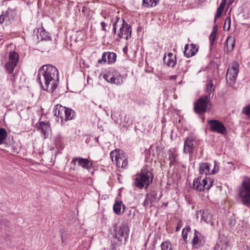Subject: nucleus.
Returning a JSON list of instances; mask_svg holds the SVG:
<instances>
[{
  "label": "nucleus",
  "mask_w": 250,
  "mask_h": 250,
  "mask_svg": "<svg viewBox=\"0 0 250 250\" xmlns=\"http://www.w3.org/2000/svg\"><path fill=\"white\" fill-rule=\"evenodd\" d=\"M37 79L43 90L52 92L57 86L58 70L52 65H44L39 69Z\"/></svg>",
  "instance_id": "f257e3e1"
},
{
  "label": "nucleus",
  "mask_w": 250,
  "mask_h": 250,
  "mask_svg": "<svg viewBox=\"0 0 250 250\" xmlns=\"http://www.w3.org/2000/svg\"><path fill=\"white\" fill-rule=\"evenodd\" d=\"M153 176L152 173L146 168H143L136 174L134 185L139 189H146L152 183Z\"/></svg>",
  "instance_id": "f03ea898"
},
{
  "label": "nucleus",
  "mask_w": 250,
  "mask_h": 250,
  "mask_svg": "<svg viewBox=\"0 0 250 250\" xmlns=\"http://www.w3.org/2000/svg\"><path fill=\"white\" fill-rule=\"evenodd\" d=\"M113 25V30L115 34L116 33L117 27H120L118 32V36L120 38L127 40L131 38V28L123 18L116 17Z\"/></svg>",
  "instance_id": "7ed1b4c3"
},
{
  "label": "nucleus",
  "mask_w": 250,
  "mask_h": 250,
  "mask_svg": "<svg viewBox=\"0 0 250 250\" xmlns=\"http://www.w3.org/2000/svg\"><path fill=\"white\" fill-rule=\"evenodd\" d=\"M53 112L58 121L60 120L62 125L64 122L73 119L75 115V112L72 109L59 104L55 106Z\"/></svg>",
  "instance_id": "20e7f679"
},
{
  "label": "nucleus",
  "mask_w": 250,
  "mask_h": 250,
  "mask_svg": "<svg viewBox=\"0 0 250 250\" xmlns=\"http://www.w3.org/2000/svg\"><path fill=\"white\" fill-rule=\"evenodd\" d=\"M239 194L243 204L250 207V178H245L239 189Z\"/></svg>",
  "instance_id": "39448f33"
},
{
  "label": "nucleus",
  "mask_w": 250,
  "mask_h": 250,
  "mask_svg": "<svg viewBox=\"0 0 250 250\" xmlns=\"http://www.w3.org/2000/svg\"><path fill=\"white\" fill-rule=\"evenodd\" d=\"M110 156L112 161L115 163L118 167L123 168L127 166V157L122 150L119 149L113 150L110 152Z\"/></svg>",
  "instance_id": "423d86ee"
},
{
  "label": "nucleus",
  "mask_w": 250,
  "mask_h": 250,
  "mask_svg": "<svg viewBox=\"0 0 250 250\" xmlns=\"http://www.w3.org/2000/svg\"><path fill=\"white\" fill-rule=\"evenodd\" d=\"M239 71V63L236 62H232L229 66L226 75V81L228 85L232 86L235 83Z\"/></svg>",
  "instance_id": "0eeeda50"
},
{
  "label": "nucleus",
  "mask_w": 250,
  "mask_h": 250,
  "mask_svg": "<svg viewBox=\"0 0 250 250\" xmlns=\"http://www.w3.org/2000/svg\"><path fill=\"white\" fill-rule=\"evenodd\" d=\"M115 237L118 241L121 243L124 241L125 242L128 237L129 231V228L127 224L124 222L118 227L115 229Z\"/></svg>",
  "instance_id": "6e6552de"
},
{
  "label": "nucleus",
  "mask_w": 250,
  "mask_h": 250,
  "mask_svg": "<svg viewBox=\"0 0 250 250\" xmlns=\"http://www.w3.org/2000/svg\"><path fill=\"white\" fill-rule=\"evenodd\" d=\"M210 98L205 96L201 97L194 104V110L199 114H202L209 110L210 108Z\"/></svg>",
  "instance_id": "1a4fd4ad"
},
{
  "label": "nucleus",
  "mask_w": 250,
  "mask_h": 250,
  "mask_svg": "<svg viewBox=\"0 0 250 250\" xmlns=\"http://www.w3.org/2000/svg\"><path fill=\"white\" fill-rule=\"evenodd\" d=\"M212 183L213 181L210 178L206 177L202 179L201 177H199L194 181L193 188L200 191L205 189L208 190L212 186Z\"/></svg>",
  "instance_id": "9d476101"
},
{
  "label": "nucleus",
  "mask_w": 250,
  "mask_h": 250,
  "mask_svg": "<svg viewBox=\"0 0 250 250\" xmlns=\"http://www.w3.org/2000/svg\"><path fill=\"white\" fill-rule=\"evenodd\" d=\"M19 60V56L18 53L15 51L10 52L8 61L5 65V68L9 73H13L15 67L18 64Z\"/></svg>",
  "instance_id": "9b49d317"
},
{
  "label": "nucleus",
  "mask_w": 250,
  "mask_h": 250,
  "mask_svg": "<svg viewBox=\"0 0 250 250\" xmlns=\"http://www.w3.org/2000/svg\"><path fill=\"white\" fill-rule=\"evenodd\" d=\"M103 78L108 83L120 85L123 83V78L121 75L116 71L109 72L103 75Z\"/></svg>",
  "instance_id": "f8f14e48"
},
{
  "label": "nucleus",
  "mask_w": 250,
  "mask_h": 250,
  "mask_svg": "<svg viewBox=\"0 0 250 250\" xmlns=\"http://www.w3.org/2000/svg\"><path fill=\"white\" fill-rule=\"evenodd\" d=\"M209 125V129L221 134H224L227 132V130L224 125L218 120H211L208 121Z\"/></svg>",
  "instance_id": "ddd939ff"
},
{
  "label": "nucleus",
  "mask_w": 250,
  "mask_h": 250,
  "mask_svg": "<svg viewBox=\"0 0 250 250\" xmlns=\"http://www.w3.org/2000/svg\"><path fill=\"white\" fill-rule=\"evenodd\" d=\"M196 144L197 142L193 137L189 136L186 138L184 141V152L191 154L194 149L197 146Z\"/></svg>",
  "instance_id": "4468645a"
},
{
  "label": "nucleus",
  "mask_w": 250,
  "mask_h": 250,
  "mask_svg": "<svg viewBox=\"0 0 250 250\" xmlns=\"http://www.w3.org/2000/svg\"><path fill=\"white\" fill-rule=\"evenodd\" d=\"M71 163L74 165H78L82 168L86 169H90L92 167L93 163L88 159L83 158L82 157L73 158Z\"/></svg>",
  "instance_id": "2eb2a0df"
},
{
  "label": "nucleus",
  "mask_w": 250,
  "mask_h": 250,
  "mask_svg": "<svg viewBox=\"0 0 250 250\" xmlns=\"http://www.w3.org/2000/svg\"><path fill=\"white\" fill-rule=\"evenodd\" d=\"M197 217L201 218V222H204L207 224L212 225V215L208 210H200L197 211Z\"/></svg>",
  "instance_id": "dca6fc26"
},
{
  "label": "nucleus",
  "mask_w": 250,
  "mask_h": 250,
  "mask_svg": "<svg viewBox=\"0 0 250 250\" xmlns=\"http://www.w3.org/2000/svg\"><path fill=\"white\" fill-rule=\"evenodd\" d=\"M229 247L228 238L225 236H220L214 246L215 250H227Z\"/></svg>",
  "instance_id": "f3484780"
},
{
  "label": "nucleus",
  "mask_w": 250,
  "mask_h": 250,
  "mask_svg": "<svg viewBox=\"0 0 250 250\" xmlns=\"http://www.w3.org/2000/svg\"><path fill=\"white\" fill-rule=\"evenodd\" d=\"M205 238L199 232L194 230V235L192 240V245L195 248H198L205 243Z\"/></svg>",
  "instance_id": "a211bd4d"
},
{
  "label": "nucleus",
  "mask_w": 250,
  "mask_h": 250,
  "mask_svg": "<svg viewBox=\"0 0 250 250\" xmlns=\"http://www.w3.org/2000/svg\"><path fill=\"white\" fill-rule=\"evenodd\" d=\"M199 46L194 44H186L185 46V50L184 52V55L187 58H190L195 55L197 52Z\"/></svg>",
  "instance_id": "6ab92c4d"
},
{
  "label": "nucleus",
  "mask_w": 250,
  "mask_h": 250,
  "mask_svg": "<svg viewBox=\"0 0 250 250\" xmlns=\"http://www.w3.org/2000/svg\"><path fill=\"white\" fill-rule=\"evenodd\" d=\"M199 171L201 174L206 175L208 174H214L215 173L214 170L210 171V164L208 163H204L200 164L199 167Z\"/></svg>",
  "instance_id": "aec40b11"
},
{
  "label": "nucleus",
  "mask_w": 250,
  "mask_h": 250,
  "mask_svg": "<svg viewBox=\"0 0 250 250\" xmlns=\"http://www.w3.org/2000/svg\"><path fill=\"white\" fill-rule=\"evenodd\" d=\"M164 62L168 66L173 67L176 63V56L171 53H169L167 56L164 57Z\"/></svg>",
  "instance_id": "412c9836"
},
{
  "label": "nucleus",
  "mask_w": 250,
  "mask_h": 250,
  "mask_svg": "<svg viewBox=\"0 0 250 250\" xmlns=\"http://www.w3.org/2000/svg\"><path fill=\"white\" fill-rule=\"evenodd\" d=\"M43 134L44 138H46L49 133L50 131V124L48 122H41L40 124V127Z\"/></svg>",
  "instance_id": "4be33fe9"
},
{
  "label": "nucleus",
  "mask_w": 250,
  "mask_h": 250,
  "mask_svg": "<svg viewBox=\"0 0 250 250\" xmlns=\"http://www.w3.org/2000/svg\"><path fill=\"white\" fill-rule=\"evenodd\" d=\"M206 86V95L204 96L207 98H210L213 96L212 93L214 91L212 80H209L207 81Z\"/></svg>",
  "instance_id": "5701e85b"
},
{
  "label": "nucleus",
  "mask_w": 250,
  "mask_h": 250,
  "mask_svg": "<svg viewBox=\"0 0 250 250\" xmlns=\"http://www.w3.org/2000/svg\"><path fill=\"white\" fill-rule=\"evenodd\" d=\"M125 208V206L121 201H117L113 206V210L118 215L122 214L124 212Z\"/></svg>",
  "instance_id": "b1692460"
},
{
  "label": "nucleus",
  "mask_w": 250,
  "mask_h": 250,
  "mask_svg": "<svg viewBox=\"0 0 250 250\" xmlns=\"http://www.w3.org/2000/svg\"><path fill=\"white\" fill-rule=\"evenodd\" d=\"M170 166L174 165L177 163V154L175 149H170L168 151Z\"/></svg>",
  "instance_id": "393cba45"
},
{
  "label": "nucleus",
  "mask_w": 250,
  "mask_h": 250,
  "mask_svg": "<svg viewBox=\"0 0 250 250\" xmlns=\"http://www.w3.org/2000/svg\"><path fill=\"white\" fill-rule=\"evenodd\" d=\"M227 0H222L220 6L217 9L216 15L215 16L214 22L216 21V19L219 18L222 14V13L224 9Z\"/></svg>",
  "instance_id": "a878e982"
},
{
  "label": "nucleus",
  "mask_w": 250,
  "mask_h": 250,
  "mask_svg": "<svg viewBox=\"0 0 250 250\" xmlns=\"http://www.w3.org/2000/svg\"><path fill=\"white\" fill-rule=\"evenodd\" d=\"M225 45L229 51L233 50L235 45V39L234 38L229 37L225 42Z\"/></svg>",
  "instance_id": "bb28decb"
},
{
  "label": "nucleus",
  "mask_w": 250,
  "mask_h": 250,
  "mask_svg": "<svg viewBox=\"0 0 250 250\" xmlns=\"http://www.w3.org/2000/svg\"><path fill=\"white\" fill-rule=\"evenodd\" d=\"M107 63L112 64L115 62L116 60L117 55L115 53L106 52Z\"/></svg>",
  "instance_id": "cd10ccee"
},
{
  "label": "nucleus",
  "mask_w": 250,
  "mask_h": 250,
  "mask_svg": "<svg viewBox=\"0 0 250 250\" xmlns=\"http://www.w3.org/2000/svg\"><path fill=\"white\" fill-rule=\"evenodd\" d=\"M159 1V0H143V5L146 7H152L155 6Z\"/></svg>",
  "instance_id": "c85d7f7f"
},
{
  "label": "nucleus",
  "mask_w": 250,
  "mask_h": 250,
  "mask_svg": "<svg viewBox=\"0 0 250 250\" xmlns=\"http://www.w3.org/2000/svg\"><path fill=\"white\" fill-rule=\"evenodd\" d=\"M11 10H8L4 14V21L6 24L11 22V21L13 20L14 17L12 15Z\"/></svg>",
  "instance_id": "c756f323"
},
{
  "label": "nucleus",
  "mask_w": 250,
  "mask_h": 250,
  "mask_svg": "<svg viewBox=\"0 0 250 250\" xmlns=\"http://www.w3.org/2000/svg\"><path fill=\"white\" fill-rule=\"evenodd\" d=\"M217 26H214L213 27L212 33L209 36V41L210 42V44L212 45L213 44L215 40L216 35L217 34Z\"/></svg>",
  "instance_id": "7c9ffc66"
},
{
  "label": "nucleus",
  "mask_w": 250,
  "mask_h": 250,
  "mask_svg": "<svg viewBox=\"0 0 250 250\" xmlns=\"http://www.w3.org/2000/svg\"><path fill=\"white\" fill-rule=\"evenodd\" d=\"M7 137V132L5 129L0 128V145L4 143Z\"/></svg>",
  "instance_id": "2f4dec72"
},
{
  "label": "nucleus",
  "mask_w": 250,
  "mask_h": 250,
  "mask_svg": "<svg viewBox=\"0 0 250 250\" xmlns=\"http://www.w3.org/2000/svg\"><path fill=\"white\" fill-rule=\"evenodd\" d=\"M161 250H172L171 244L168 241L163 242L161 245Z\"/></svg>",
  "instance_id": "473e14b6"
},
{
  "label": "nucleus",
  "mask_w": 250,
  "mask_h": 250,
  "mask_svg": "<svg viewBox=\"0 0 250 250\" xmlns=\"http://www.w3.org/2000/svg\"><path fill=\"white\" fill-rule=\"evenodd\" d=\"M190 229L189 227L184 228L182 230V237L185 242L188 241V234L190 232Z\"/></svg>",
  "instance_id": "72a5a7b5"
},
{
  "label": "nucleus",
  "mask_w": 250,
  "mask_h": 250,
  "mask_svg": "<svg viewBox=\"0 0 250 250\" xmlns=\"http://www.w3.org/2000/svg\"><path fill=\"white\" fill-rule=\"evenodd\" d=\"M106 54H107V53H106V52H104L102 54V59H99L98 61V63H99V64H103V63H105L107 62V61H106V60H107Z\"/></svg>",
  "instance_id": "f704fd0d"
},
{
  "label": "nucleus",
  "mask_w": 250,
  "mask_h": 250,
  "mask_svg": "<svg viewBox=\"0 0 250 250\" xmlns=\"http://www.w3.org/2000/svg\"><path fill=\"white\" fill-rule=\"evenodd\" d=\"M230 23H231V20L230 18L229 17H228L226 18L224 24V28L226 27V26L228 25L227 30H229L230 27Z\"/></svg>",
  "instance_id": "c9c22d12"
},
{
  "label": "nucleus",
  "mask_w": 250,
  "mask_h": 250,
  "mask_svg": "<svg viewBox=\"0 0 250 250\" xmlns=\"http://www.w3.org/2000/svg\"><path fill=\"white\" fill-rule=\"evenodd\" d=\"M129 121V118L127 116L124 117L123 120L122 121L121 124L124 127H127L128 125V122Z\"/></svg>",
  "instance_id": "e433bc0d"
},
{
  "label": "nucleus",
  "mask_w": 250,
  "mask_h": 250,
  "mask_svg": "<svg viewBox=\"0 0 250 250\" xmlns=\"http://www.w3.org/2000/svg\"><path fill=\"white\" fill-rule=\"evenodd\" d=\"M243 111L244 113L247 115H250V105L246 106Z\"/></svg>",
  "instance_id": "4c0bfd02"
},
{
  "label": "nucleus",
  "mask_w": 250,
  "mask_h": 250,
  "mask_svg": "<svg viewBox=\"0 0 250 250\" xmlns=\"http://www.w3.org/2000/svg\"><path fill=\"white\" fill-rule=\"evenodd\" d=\"M101 27H102L101 30H103L104 32H106V30L105 27L106 26V24L104 22L102 21L101 22Z\"/></svg>",
  "instance_id": "58836bf2"
},
{
  "label": "nucleus",
  "mask_w": 250,
  "mask_h": 250,
  "mask_svg": "<svg viewBox=\"0 0 250 250\" xmlns=\"http://www.w3.org/2000/svg\"><path fill=\"white\" fill-rule=\"evenodd\" d=\"M4 22H5V21H4V14L2 13L0 16V23H3Z\"/></svg>",
  "instance_id": "ea45409f"
},
{
  "label": "nucleus",
  "mask_w": 250,
  "mask_h": 250,
  "mask_svg": "<svg viewBox=\"0 0 250 250\" xmlns=\"http://www.w3.org/2000/svg\"><path fill=\"white\" fill-rule=\"evenodd\" d=\"M177 78L176 75H172L170 77V79L172 80H175Z\"/></svg>",
  "instance_id": "a19ab883"
},
{
  "label": "nucleus",
  "mask_w": 250,
  "mask_h": 250,
  "mask_svg": "<svg viewBox=\"0 0 250 250\" xmlns=\"http://www.w3.org/2000/svg\"><path fill=\"white\" fill-rule=\"evenodd\" d=\"M127 51V46H126L125 47L123 48V51H124L125 53H126Z\"/></svg>",
  "instance_id": "79ce46f5"
},
{
  "label": "nucleus",
  "mask_w": 250,
  "mask_h": 250,
  "mask_svg": "<svg viewBox=\"0 0 250 250\" xmlns=\"http://www.w3.org/2000/svg\"><path fill=\"white\" fill-rule=\"evenodd\" d=\"M179 229H180V228H179V227H177L176 228V231H179Z\"/></svg>",
  "instance_id": "37998d69"
},
{
  "label": "nucleus",
  "mask_w": 250,
  "mask_h": 250,
  "mask_svg": "<svg viewBox=\"0 0 250 250\" xmlns=\"http://www.w3.org/2000/svg\"><path fill=\"white\" fill-rule=\"evenodd\" d=\"M250 250V249L248 247H247V250Z\"/></svg>",
  "instance_id": "c03bdc74"
},
{
  "label": "nucleus",
  "mask_w": 250,
  "mask_h": 250,
  "mask_svg": "<svg viewBox=\"0 0 250 250\" xmlns=\"http://www.w3.org/2000/svg\"><path fill=\"white\" fill-rule=\"evenodd\" d=\"M146 200H145L144 204H146Z\"/></svg>",
  "instance_id": "a18cd8bd"
}]
</instances>
